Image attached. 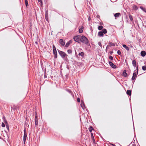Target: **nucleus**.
Listing matches in <instances>:
<instances>
[{
	"label": "nucleus",
	"mask_w": 146,
	"mask_h": 146,
	"mask_svg": "<svg viewBox=\"0 0 146 146\" xmlns=\"http://www.w3.org/2000/svg\"><path fill=\"white\" fill-rule=\"evenodd\" d=\"M80 41L87 45L90 44L89 41L88 39L84 35L81 36Z\"/></svg>",
	"instance_id": "nucleus-1"
},
{
	"label": "nucleus",
	"mask_w": 146,
	"mask_h": 146,
	"mask_svg": "<svg viewBox=\"0 0 146 146\" xmlns=\"http://www.w3.org/2000/svg\"><path fill=\"white\" fill-rule=\"evenodd\" d=\"M136 71H135L133 75L132 78V80H133L135 79L136 77H137L138 72V65H137L136 67Z\"/></svg>",
	"instance_id": "nucleus-2"
},
{
	"label": "nucleus",
	"mask_w": 146,
	"mask_h": 146,
	"mask_svg": "<svg viewBox=\"0 0 146 146\" xmlns=\"http://www.w3.org/2000/svg\"><path fill=\"white\" fill-rule=\"evenodd\" d=\"M58 51L59 54L62 58H64L66 56H67V55L64 52L60 50H58Z\"/></svg>",
	"instance_id": "nucleus-3"
},
{
	"label": "nucleus",
	"mask_w": 146,
	"mask_h": 146,
	"mask_svg": "<svg viewBox=\"0 0 146 146\" xmlns=\"http://www.w3.org/2000/svg\"><path fill=\"white\" fill-rule=\"evenodd\" d=\"M80 36H81L80 35L76 36L74 37L73 39L76 42L80 43L79 41H80Z\"/></svg>",
	"instance_id": "nucleus-4"
},
{
	"label": "nucleus",
	"mask_w": 146,
	"mask_h": 146,
	"mask_svg": "<svg viewBox=\"0 0 146 146\" xmlns=\"http://www.w3.org/2000/svg\"><path fill=\"white\" fill-rule=\"evenodd\" d=\"M59 42L62 46H63L65 45V42L62 39H60L59 40Z\"/></svg>",
	"instance_id": "nucleus-5"
},
{
	"label": "nucleus",
	"mask_w": 146,
	"mask_h": 146,
	"mask_svg": "<svg viewBox=\"0 0 146 146\" xmlns=\"http://www.w3.org/2000/svg\"><path fill=\"white\" fill-rule=\"evenodd\" d=\"M109 64L111 66V67L113 68H115L116 66L115 65H114L112 62L109 61Z\"/></svg>",
	"instance_id": "nucleus-6"
},
{
	"label": "nucleus",
	"mask_w": 146,
	"mask_h": 146,
	"mask_svg": "<svg viewBox=\"0 0 146 146\" xmlns=\"http://www.w3.org/2000/svg\"><path fill=\"white\" fill-rule=\"evenodd\" d=\"M72 40H70L69 41H68V42H67L66 45H65V47H68V46H69V45L71 44H72Z\"/></svg>",
	"instance_id": "nucleus-7"
},
{
	"label": "nucleus",
	"mask_w": 146,
	"mask_h": 146,
	"mask_svg": "<svg viewBox=\"0 0 146 146\" xmlns=\"http://www.w3.org/2000/svg\"><path fill=\"white\" fill-rule=\"evenodd\" d=\"M53 54L54 55V57L55 58H56L57 57V52H56V50H54L53 51Z\"/></svg>",
	"instance_id": "nucleus-8"
},
{
	"label": "nucleus",
	"mask_w": 146,
	"mask_h": 146,
	"mask_svg": "<svg viewBox=\"0 0 146 146\" xmlns=\"http://www.w3.org/2000/svg\"><path fill=\"white\" fill-rule=\"evenodd\" d=\"M123 75L125 77H127V76L126 72V70H123Z\"/></svg>",
	"instance_id": "nucleus-9"
},
{
	"label": "nucleus",
	"mask_w": 146,
	"mask_h": 146,
	"mask_svg": "<svg viewBox=\"0 0 146 146\" xmlns=\"http://www.w3.org/2000/svg\"><path fill=\"white\" fill-rule=\"evenodd\" d=\"M141 56L143 57L145 56L146 54V53L145 51H141Z\"/></svg>",
	"instance_id": "nucleus-10"
},
{
	"label": "nucleus",
	"mask_w": 146,
	"mask_h": 146,
	"mask_svg": "<svg viewBox=\"0 0 146 146\" xmlns=\"http://www.w3.org/2000/svg\"><path fill=\"white\" fill-rule=\"evenodd\" d=\"M132 64L134 67H135L136 68V62L135 60H134L132 61Z\"/></svg>",
	"instance_id": "nucleus-11"
},
{
	"label": "nucleus",
	"mask_w": 146,
	"mask_h": 146,
	"mask_svg": "<svg viewBox=\"0 0 146 146\" xmlns=\"http://www.w3.org/2000/svg\"><path fill=\"white\" fill-rule=\"evenodd\" d=\"M121 14L119 13H115L114 15V17H118L120 16Z\"/></svg>",
	"instance_id": "nucleus-12"
},
{
	"label": "nucleus",
	"mask_w": 146,
	"mask_h": 146,
	"mask_svg": "<svg viewBox=\"0 0 146 146\" xmlns=\"http://www.w3.org/2000/svg\"><path fill=\"white\" fill-rule=\"evenodd\" d=\"M98 36L101 37L103 36L104 35V34L101 31H100L98 33Z\"/></svg>",
	"instance_id": "nucleus-13"
},
{
	"label": "nucleus",
	"mask_w": 146,
	"mask_h": 146,
	"mask_svg": "<svg viewBox=\"0 0 146 146\" xmlns=\"http://www.w3.org/2000/svg\"><path fill=\"white\" fill-rule=\"evenodd\" d=\"M23 137H27V133L26 129H25L24 130Z\"/></svg>",
	"instance_id": "nucleus-14"
},
{
	"label": "nucleus",
	"mask_w": 146,
	"mask_h": 146,
	"mask_svg": "<svg viewBox=\"0 0 146 146\" xmlns=\"http://www.w3.org/2000/svg\"><path fill=\"white\" fill-rule=\"evenodd\" d=\"M115 46V44H114V43H110V45H108L107 46L106 48V50L107 49V48H108V47H109L111 46Z\"/></svg>",
	"instance_id": "nucleus-15"
},
{
	"label": "nucleus",
	"mask_w": 146,
	"mask_h": 146,
	"mask_svg": "<svg viewBox=\"0 0 146 146\" xmlns=\"http://www.w3.org/2000/svg\"><path fill=\"white\" fill-rule=\"evenodd\" d=\"M123 46L128 51L129 50V48L125 44H123Z\"/></svg>",
	"instance_id": "nucleus-16"
},
{
	"label": "nucleus",
	"mask_w": 146,
	"mask_h": 146,
	"mask_svg": "<svg viewBox=\"0 0 146 146\" xmlns=\"http://www.w3.org/2000/svg\"><path fill=\"white\" fill-rule=\"evenodd\" d=\"M127 94L129 96L131 95V91L130 90H128L126 92Z\"/></svg>",
	"instance_id": "nucleus-17"
},
{
	"label": "nucleus",
	"mask_w": 146,
	"mask_h": 146,
	"mask_svg": "<svg viewBox=\"0 0 146 146\" xmlns=\"http://www.w3.org/2000/svg\"><path fill=\"white\" fill-rule=\"evenodd\" d=\"M91 139H92V140L93 142L94 143L95 141V139H94V136L93 134V133H92L91 132Z\"/></svg>",
	"instance_id": "nucleus-18"
},
{
	"label": "nucleus",
	"mask_w": 146,
	"mask_h": 146,
	"mask_svg": "<svg viewBox=\"0 0 146 146\" xmlns=\"http://www.w3.org/2000/svg\"><path fill=\"white\" fill-rule=\"evenodd\" d=\"M84 27H82L80 29H79V32L80 33H82L83 32Z\"/></svg>",
	"instance_id": "nucleus-19"
},
{
	"label": "nucleus",
	"mask_w": 146,
	"mask_h": 146,
	"mask_svg": "<svg viewBox=\"0 0 146 146\" xmlns=\"http://www.w3.org/2000/svg\"><path fill=\"white\" fill-rule=\"evenodd\" d=\"M101 31L102 32L103 34L104 33V34H105L107 33V30L106 29H103Z\"/></svg>",
	"instance_id": "nucleus-20"
},
{
	"label": "nucleus",
	"mask_w": 146,
	"mask_h": 146,
	"mask_svg": "<svg viewBox=\"0 0 146 146\" xmlns=\"http://www.w3.org/2000/svg\"><path fill=\"white\" fill-rule=\"evenodd\" d=\"M88 129H89V131L90 132H91H91L92 131V130H94V128H93L92 127V126H90L89 127V128Z\"/></svg>",
	"instance_id": "nucleus-21"
},
{
	"label": "nucleus",
	"mask_w": 146,
	"mask_h": 146,
	"mask_svg": "<svg viewBox=\"0 0 146 146\" xmlns=\"http://www.w3.org/2000/svg\"><path fill=\"white\" fill-rule=\"evenodd\" d=\"M84 53L83 52H81L80 53H79L78 54L79 56H83L84 55Z\"/></svg>",
	"instance_id": "nucleus-22"
},
{
	"label": "nucleus",
	"mask_w": 146,
	"mask_h": 146,
	"mask_svg": "<svg viewBox=\"0 0 146 146\" xmlns=\"http://www.w3.org/2000/svg\"><path fill=\"white\" fill-rule=\"evenodd\" d=\"M38 1L39 2V3L40 4V6H42V0H38Z\"/></svg>",
	"instance_id": "nucleus-23"
},
{
	"label": "nucleus",
	"mask_w": 146,
	"mask_h": 146,
	"mask_svg": "<svg viewBox=\"0 0 146 146\" xmlns=\"http://www.w3.org/2000/svg\"><path fill=\"white\" fill-rule=\"evenodd\" d=\"M129 17L131 21H133V17L132 15H129Z\"/></svg>",
	"instance_id": "nucleus-24"
},
{
	"label": "nucleus",
	"mask_w": 146,
	"mask_h": 146,
	"mask_svg": "<svg viewBox=\"0 0 146 146\" xmlns=\"http://www.w3.org/2000/svg\"><path fill=\"white\" fill-rule=\"evenodd\" d=\"M103 28V27L102 26H99L98 27V29L99 30H101Z\"/></svg>",
	"instance_id": "nucleus-25"
},
{
	"label": "nucleus",
	"mask_w": 146,
	"mask_h": 146,
	"mask_svg": "<svg viewBox=\"0 0 146 146\" xmlns=\"http://www.w3.org/2000/svg\"><path fill=\"white\" fill-rule=\"evenodd\" d=\"M25 5L27 7L28 6L29 4L28 3V2L27 0H25Z\"/></svg>",
	"instance_id": "nucleus-26"
},
{
	"label": "nucleus",
	"mask_w": 146,
	"mask_h": 146,
	"mask_svg": "<svg viewBox=\"0 0 146 146\" xmlns=\"http://www.w3.org/2000/svg\"><path fill=\"white\" fill-rule=\"evenodd\" d=\"M67 52L68 54H70L72 53V50L71 49H69L68 50Z\"/></svg>",
	"instance_id": "nucleus-27"
},
{
	"label": "nucleus",
	"mask_w": 146,
	"mask_h": 146,
	"mask_svg": "<svg viewBox=\"0 0 146 146\" xmlns=\"http://www.w3.org/2000/svg\"><path fill=\"white\" fill-rule=\"evenodd\" d=\"M35 125L36 126H37L38 124V121L37 119H35Z\"/></svg>",
	"instance_id": "nucleus-28"
},
{
	"label": "nucleus",
	"mask_w": 146,
	"mask_h": 146,
	"mask_svg": "<svg viewBox=\"0 0 146 146\" xmlns=\"http://www.w3.org/2000/svg\"><path fill=\"white\" fill-rule=\"evenodd\" d=\"M52 47H53L52 48H53V51L56 50V47H55V46H54V45L53 44V45Z\"/></svg>",
	"instance_id": "nucleus-29"
},
{
	"label": "nucleus",
	"mask_w": 146,
	"mask_h": 146,
	"mask_svg": "<svg viewBox=\"0 0 146 146\" xmlns=\"http://www.w3.org/2000/svg\"><path fill=\"white\" fill-rule=\"evenodd\" d=\"M140 8L142 9L143 11H145V12H146V11H145V8H143V7H140Z\"/></svg>",
	"instance_id": "nucleus-30"
},
{
	"label": "nucleus",
	"mask_w": 146,
	"mask_h": 146,
	"mask_svg": "<svg viewBox=\"0 0 146 146\" xmlns=\"http://www.w3.org/2000/svg\"><path fill=\"white\" fill-rule=\"evenodd\" d=\"M38 119V116L36 113H35V119Z\"/></svg>",
	"instance_id": "nucleus-31"
},
{
	"label": "nucleus",
	"mask_w": 146,
	"mask_h": 146,
	"mask_svg": "<svg viewBox=\"0 0 146 146\" xmlns=\"http://www.w3.org/2000/svg\"><path fill=\"white\" fill-rule=\"evenodd\" d=\"M98 45L99 46H100V47H101V48L102 47V43L101 42H98Z\"/></svg>",
	"instance_id": "nucleus-32"
},
{
	"label": "nucleus",
	"mask_w": 146,
	"mask_h": 146,
	"mask_svg": "<svg viewBox=\"0 0 146 146\" xmlns=\"http://www.w3.org/2000/svg\"><path fill=\"white\" fill-rule=\"evenodd\" d=\"M117 53L118 54L120 55L121 54V52L120 50H118L117 52Z\"/></svg>",
	"instance_id": "nucleus-33"
},
{
	"label": "nucleus",
	"mask_w": 146,
	"mask_h": 146,
	"mask_svg": "<svg viewBox=\"0 0 146 146\" xmlns=\"http://www.w3.org/2000/svg\"><path fill=\"white\" fill-rule=\"evenodd\" d=\"M109 59L111 60H113V57L111 56H109Z\"/></svg>",
	"instance_id": "nucleus-34"
},
{
	"label": "nucleus",
	"mask_w": 146,
	"mask_h": 146,
	"mask_svg": "<svg viewBox=\"0 0 146 146\" xmlns=\"http://www.w3.org/2000/svg\"><path fill=\"white\" fill-rule=\"evenodd\" d=\"M45 19L47 21H48V17L47 16V15L46 14V15H45Z\"/></svg>",
	"instance_id": "nucleus-35"
},
{
	"label": "nucleus",
	"mask_w": 146,
	"mask_h": 146,
	"mask_svg": "<svg viewBox=\"0 0 146 146\" xmlns=\"http://www.w3.org/2000/svg\"><path fill=\"white\" fill-rule=\"evenodd\" d=\"M1 126L2 127H5V125L4 123L2 122L1 124Z\"/></svg>",
	"instance_id": "nucleus-36"
},
{
	"label": "nucleus",
	"mask_w": 146,
	"mask_h": 146,
	"mask_svg": "<svg viewBox=\"0 0 146 146\" xmlns=\"http://www.w3.org/2000/svg\"><path fill=\"white\" fill-rule=\"evenodd\" d=\"M133 9H134L135 10H137V6H135L133 7Z\"/></svg>",
	"instance_id": "nucleus-37"
},
{
	"label": "nucleus",
	"mask_w": 146,
	"mask_h": 146,
	"mask_svg": "<svg viewBox=\"0 0 146 146\" xmlns=\"http://www.w3.org/2000/svg\"><path fill=\"white\" fill-rule=\"evenodd\" d=\"M4 122L5 123V124L6 125V124H8V123H7V121L5 119H4Z\"/></svg>",
	"instance_id": "nucleus-38"
},
{
	"label": "nucleus",
	"mask_w": 146,
	"mask_h": 146,
	"mask_svg": "<svg viewBox=\"0 0 146 146\" xmlns=\"http://www.w3.org/2000/svg\"><path fill=\"white\" fill-rule=\"evenodd\" d=\"M6 126L7 128V129L8 130H9V126L8 124H6Z\"/></svg>",
	"instance_id": "nucleus-39"
},
{
	"label": "nucleus",
	"mask_w": 146,
	"mask_h": 146,
	"mask_svg": "<svg viewBox=\"0 0 146 146\" xmlns=\"http://www.w3.org/2000/svg\"><path fill=\"white\" fill-rule=\"evenodd\" d=\"M77 101L78 102H80V99L79 98H78L77 99Z\"/></svg>",
	"instance_id": "nucleus-40"
},
{
	"label": "nucleus",
	"mask_w": 146,
	"mask_h": 146,
	"mask_svg": "<svg viewBox=\"0 0 146 146\" xmlns=\"http://www.w3.org/2000/svg\"><path fill=\"white\" fill-rule=\"evenodd\" d=\"M81 106L82 108L84 109V104H83V105L82 104H81Z\"/></svg>",
	"instance_id": "nucleus-41"
},
{
	"label": "nucleus",
	"mask_w": 146,
	"mask_h": 146,
	"mask_svg": "<svg viewBox=\"0 0 146 146\" xmlns=\"http://www.w3.org/2000/svg\"><path fill=\"white\" fill-rule=\"evenodd\" d=\"M27 137H23V141H26Z\"/></svg>",
	"instance_id": "nucleus-42"
},
{
	"label": "nucleus",
	"mask_w": 146,
	"mask_h": 146,
	"mask_svg": "<svg viewBox=\"0 0 146 146\" xmlns=\"http://www.w3.org/2000/svg\"><path fill=\"white\" fill-rule=\"evenodd\" d=\"M91 20V18L90 17L88 18V20L90 21Z\"/></svg>",
	"instance_id": "nucleus-43"
},
{
	"label": "nucleus",
	"mask_w": 146,
	"mask_h": 146,
	"mask_svg": "<svg viewBox=\"0 0 146 146\" xmlns=\"http://www.w3.org/2000/svg\"><path fill=\"white\" fill-rule=\"evenodd\" d=\"M110 54H112V53H113V51H110Z\"/></svg>",
	"instance_id": "nucleus-44"
},
{
	"label": "nucleus",
	"mask_w": 146,
	"mask_h": 146,
	"mask_svg": "<svg viewBox=\"0 0 146 146\" xmlns=\"http://www.w3.org/2000/svg\"><path fill=\"white\" fill-rule=\"evenodd\" d=\"M111 145H112L113 146H116V145H114V144H111Z\"/></svg>",
	"instance_id": "nucleus-45"
},
{
	"label": "nucleus",
	"mask_w": 146,
	"mask_h": 146,
	"mask_svg": "<svg viewBox=\"0 0 146 146\" xmlns=\"http://www.w3.org/2000/svg\"><path fill=\"white\" fill-rule=\"evenodd\" d=\"M25 142H26V141H23V142H24V144H25Z\"/></svg>",
	"instance_id": "nucleus-46"
},
{
	"label": "nucleus",
	"mask_w": 146,
	"mask_h": 146,
	"mask_svg": "<svg viewBox=\"0 0 146 146\" xmlns=\"http://www.w3.org/2000/svg\"><path fill=\"white\" fill-rule=\"evenodd\" d=\"M109 48V47H108V48H107V49H108V48Z\"/></svg>",
	"instance_id": "nucleus-47"
},
{
	"label": "nucleus",
	"mask_w": 146,
	"mask_h": 146,
	"mask_svg": "<svg viewBox=\"0 0 146 146\" xmlns=\"http://www.w3.org/2000/svg\"><path fill=\"white\" fill-rule=\"evenodd\" d=\"M98 17H99V16H98Z\"/></svg>",
	"instance_id": "nucleus-48"
},
{
	"label": "nucleus",
	"mask_w": 146,
	"mask_h": 146,
	"mask_svg": "<svg viewBox=\"0 0 146 146\" xmlns=\"http://www.w3.org/2000/svg\"><path fill=\"white\" fill-rule=\"evenodd\" d=\"M98 17H99V16H98Z\"/></svg>",
	"instance_id": "nucleus-49"
},
{
	"label": "nucleus",
	"mask_w": 146,
	"mask_h": 146,
	"mask_svg": "<svg viewBox=\"0 0 146 146\" xmlns=\"http://www.w3.org/2000/svg\"><path fill=\"white\" fill-rule=\"evenodd\" d=\"M36 44H37V42H36Z\"/></svg>",
	"instance_id": "nucleus-50"
}]
</instances>
